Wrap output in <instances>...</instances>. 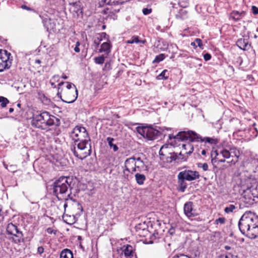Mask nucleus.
<instances>
[{"label": "nucleus", "instance_id": "1", "mask_svg": "<svg viewBox=\"0 0 258 258\" xmlns=\"http://www.w3.org/2000/svg\"><path fill=\"white\" fill-rule=\"evenodd\" d=\"M70 137L73 141L71 150L76 157L83 160L91 155V140L85 127L79 125L75 126Z\"/></svg>", "mask_w": 258, "mask_h": 258}, {"label": "nucleus", "instance_id": "2", "mask_svg": "<svg viewBox=\"0 0 258 258\" xmlns=\"http://www.w3.org/2000/svg\"><path fill=\"white\" fill-rule=\"evenodd\" d=\"M169 139H176L181 141L189 140L192 142H200L201 149L209 150L219 143V139L215 137H202L192 131L179 132L176 136L169 135Z\"/></svg>", "mask_w": 258, "mask_h": 258}, {"label": "nucleus", "instance_id": "3", "mask_svg": "<svg viewBox=\"0 0 258 258\" xmlns=\"http://www.w3.org/2000/svg\"><path fill=\"white\" fill-rule=\"evenodd\" d=\"M240 232L251 239L258 237V216L251 212H246L238 223Z\"/></svg>", "mask_w": 258, "mask_h": 258}, {"label": "nucleus", "instance_id": "4", "mask_svg": "<svg viewBox=\"0 0 258 258\" xmlns=\"http://www.w3.org/2000/svg\"><path fill=\"white\" fill-rule=\"evenodd\" d=\"M240 156L239 151L235 147L230 148L229 150L222 149L219 152L217 150H212L211 152L212 162L217 159L219 162L224 163L226 159L227 162L230 165H235L238 162Z\"/></svg>", "mask_w": 258, "mask_h": 258}, {"label": "nucleus", "instance_id": "5", "mask_svg": "<svg viewBox=\"0 0 258 258\" xmlns=\"http://www.w3.org/2000/svg\"><path fill=\"white\" fill-rule=\"evenodd\" d=\"M33 126L41 128L44 130H47L49 126L55 125L58 126L60 124V120L49 112L44 111L40 114L34 115L31 121Z\"/></svg>", "mask_w": 258, "mask_h": 258}, {"label": "nucleus", "instance_id": "6", "mask_svg": "<svg viewBox=\"0 0 258 258\" xmlns=\"http://www.w3.org/2000/svg\"><path fill=\"white\" fill-rule=\"evenodd\" d=\"M160 159L164 162L171 163L173 161H184L186 158L180 152L178 155L174 151V147L171 144H164L159 151Z\"/></svg>", "mask_w": 258, "mask_h": 258}, {"label": "nucleus", "instance_id": "7", "mask_svg": "<svg viewBox=\"0 0 258 258\" xmlns=\"http://www.w3.org/2000/svg\"><path fill=\"white\" fill-rule=\"evenodd\" d=\"M141 157L133 156L127 159L124 162V169L123 173L125 172L133 174L136 172H141L144 171H148V167L146 165L144 159Z\"/></svg>", "mask_w": 258, "mask_h": 258}, {"label": "nucleus", "instance_id": "8", "mask_svg": "<svg viewBox=\"0 0 258 258\" xmlns=\"http://www.w3.org/2000/svg\"><path fill=\"white\" fill-rule=\"evenodd\" d=\"M72 180L71 177L61 176L53 183V192L59 200L64 198V195L71 187Z\"/></svg>", "mask_w": 258, "mask_h": 258}, {"label": "nucleus", "instance_id": "9", "mask_svg": "<svg viewBox=\"0 0 258 258\" xmlns=\"http://www.w3.org/2000/svg\"><path fill=\"white\" fill-rule=\"evenodd\" d=\"M136 129L140 135L148 140H154L162 134V132L170 130L169 128L162 127H159L160 130H157L151 126H137Z\"/></svg>", "mask_w": 258, "mask_h": 258}, {"label": "nucleus", "instance_id": "10", "mask_svg": "<svg viewBox=\"0 0 258 258\" xmlns=\"http://www.w3.org/2000/svg\"><path fill=\"white\" fill-rule=\"evenodd\" d=\"M64 84V82H60L58 84L57 96L61 98L62 95L64 99L61 100L66 103H71L74 102L78 97V90L77 88L69 90L68 89H60V87Z\"/></svg>", "mask_w": 258, "mask_h": 258}, {"label": "nucleus", "instance_id": "11", "mask_svg": "<svg viewBox=\"0 0 258 258\" xmlns=\"http://www.w3.org/2000/svg\"><path fill=\"white\" fill-rule=\"evenodd\" d=\"M6 231L8 234L11 235L9 239L13 243L20 245L24 241V235L22 232L18 228V227L12 223L7 225Z\"/></svg>", "mask_w": 258, "mask_h": 258}, {"label": "nucleus", "instance_id": "12", "mask_svg": "<svg viewBox=\"0 0 258 258\" xmlns=\"http://www.w3.org/2000/svg\"><path fill=\"white\" fill-rule=\"evenodd\" d=\"M244 202L249 205H252L258 202V188L250 187L246 190L244 189Z\"/></svg>", "mask_w": 258, "mask_h": 258}, {"label": "nucleus", "instance_id": "13", "mask_svg": "<svg viewBox=\"0 0 258 258\" xmlns=\"http://www.w3.org/2000/svg\"><path fill=\"white\" fill-rule=\"evenodd\" d=\"M11 53L6 50H0V72L6 69H9L11 66L10 60Z\"/></svg>", "mask_w": 258, "mask_h": 258}, {"label": "nucleus", "instance_id": "14", "mask_svg": "<svg viewBox=\"0 0 258 258\" xmlns=\"http://www.w3.org/2000/svg\"><path fill=\"white\" fill-rule=\"evenodd\" d=\"M178 174L181 178H184L187 181H192L199 178L200 175L198 171L191 170H185L180 172Z\"/></svg>", "mask_w": 258, "mask_h": 258}, {"label": "nucleus", "instance_id": "15", "mask_svg": "<svg viewBox=\"0 0 258 258\" xmlns=\"http://www.w3.org/2000/svg\"><path fill=\"white\" fill-rule=\"evenodd\" d=\"M184 213L188 217H194L197 215L196 210L194 209L192 202H187L184 205Z\"/></svg>", "mask_w": 258, "mask_h": 258}, {"label": "nucleus", "instance_id": "16", "mask_svg": "<svg viewBox=\"0 0 258 258\" xmlns=\"http://www.w3.org/2000/svg\"><path fill=\"white\" fill-rule=\"evenodd\" d=\"M121 250L126 258H133L134 256H136L135 248L131 245H124Z\"/></svg>", "mask_w": 258, "mask_h": 258}, {"label": "nucleus", "instance_id": "17", "mask_svg": "<svg viewBox=\"0 0 258 258\" xmlns=\"http://www.w3.org/2000/svg\"><path fill=\"white\" fill-rule=\"evenodd\" d=\"M250 180V178L246 177H243V176L240 174L239 177H238L236 179V183L237 185L240 186L243 191H244V189L246 190V189H248L250 187L249 185Z\"/></svg>", "mask_w": 258, "mask_h": 258}, {"label": "nucleus", "instance_id": "18", "mask_svg": "<svg viewBox=\"0 0 258 258\" xmlns=\"http://www.w3.org/2000/svg\"><path fill=\"white\" fill-rule=\"evenodd\" d=\"M135 228L140 236H147L148 234V226L145 222L138 224L136 226Z\"/></svg>", "mask_w": 258, "mask_h": 258}, {"label": "nucleus", "instance_id": "19", "mask_svg": "<svg viewBox=\"0 0 258 258\" xmlns=\"http://www.w3.org/2000/svg\"><path fill=\"white\" fill-rule=\"evenodd\" d=\"M236 45L239 48L243 50H248L251 47V44H249L248 40L244 38L238 39Z\"/></svg>", "mask_w": 258, "mask_h": 258}, {"label": "nucleus", "instance_id": "20", "mask_svg": "<svg viewBox=\"0 0 258 258\" xmlns=\"http://www.w3.org/2000/svg\"><path fill=\"white\" fill-rule=\"evenodd\" d=\"M246 14L245 11H241L239 12L237 11H233L230 14V19H232L235 22H238L240 21L242 18H243Z\"/></svg>", "mask_w": 258, "mask_h": 258}, {"label": "nucleus", "instance_id": "21", "mask_svg": "<svg viewBox=\"0 0 258 258\" xmlns=\"http://www.w3.org/2000/svg\"><path fill=\"white\" fill-rule=\"evenodd\" d=\"M111 44L109 41L103 43L99 49L100 52H104L107 55L111 51Z\"/></svg>", "mask_w": 258, "mask_h": 258}, {"label": "nucleus", "instance_id": "22", "mask_svg": "<svg viewBox=\"0 0 258 258\" xmlns=\"http://www.w3.org/2000/svg\"><path fill=\"white\" fill-rule=\"evenodd\" d=\"M70 2L71 3V2ZM70 6H72V8L74 9V11L75 12H82V4L79 0H75V2H72V4L70 5Z\"/></svg>", "mask_w": 258, "mask_h": 258}, {"label": "nucleus", "instance_id": "23", "mask_svg": "<svg viewBox=\"0 0 258 258\" xmlns=\"http://www.w3.org/2000/svg\"><path fill=\"white\" fill-rule=\"evenodd\" d=\"M177 178L178 183L179 187V190H180L181 192H184L187 187V183L185 181V180H186L184 179V178H181L179 174H178Z\"/></svg>", "mask_w": 258, "mask_h": 258}, {"label": "nucleus", "instance_id": "24", "mask_svg": "<svg viewBox=\"0 0 258 258\" xmlns=\"http://www.w3.org/2000/svg\"><path fill=\"white\" fill-rule=\"evenodd\" d=\"M136 181L139 185H143L146 179L144 174L140 173H137L135 175Z\"/></svg>", "mask_w": 258, "mask_h": 258}, {"label": "nucleus", "instance_id": "25", "mask_svg": "<svg viewBox=\"0 0 258 258\" xmlns=\"http://www.w3.org/2000/svg\"><path fill=\"white\" fill-rule=\"evenodd\" d=\"M60 258H73V252L69 249H64L60 253Z\"/></svg>", "mask_w": 258, "mask_h": 258}, {"label": "nucleus", "instance_id": "26", "mask_svg": "<svg viewBox=\"0 0 258 258\" xmlns=\"http://www.w3.org/2000/svg\"><path fill=\"white\" fill-rule=\"evenodd\" d=\"M107 34L105 32H102L101 33L98 34L94 40V44H95L98 46L102 39L105 38Z\"/></svg>", "mask_w": 258, "mask_h": 258}, {"label": "nucleus", "instance_id": "27", "mask_svg": "<svg viewBox=\"0 0 258 258\" xmlns=\"http://www.w3.org/2000/svg\"><path fill=\"white\" fill-rule=\"evenodd\" d=\"M63 219L65 222L68 224H73L76 222V219L74 216H70L68 215H64Z\"/></svg>", "mask_w": 258, "mask_h": 258}, {"label": "nucleus", "instance_id": "28", "mask_svg": "<svg viewBox=\"0 0 258 258\" xmlns=\"http://www.w3.org/2000/svg\"><path fill=\"white\" fill-rule=\"evenodd\" d=\"M39 99L44 105H48L50 103V100L44 94L39 93Z\"/></svg>", "mask_w": 258, "mask_h": 258}, {"label": "nucleus", "instance_id": "29", "mask_svg": "<svg viewBox=\"0 0 258 258\" xmlns=\"http://www.w3.org/2000/svg\"><path fill=\"white\" fill-rule=\"evenodd\" d=\"M114 139L111 137H107L106 141L108 142V145L110 148H113L114 152H116L118 150L117 146L115 144H113V142Z\"/></svg>", "mask_w": 258, "mask_h": 258}, {"label": "nucleus", "instance_id": "30", "mask_svg": "<svg viewBox=\"0 0 258 258\" xmlns=\"http://www.w3.org/2000/svg\"><path fill=\"white\" fill-rule=\"evenodd\" d=\"M187 13V12L186 10L181 9L175 15V18L178 19L183 20L186 18Z\"/></svg>", "mask_w": 258, "mask_h": 258}, {"label": "nucleus", "instance_id": "31", "mask_svg": "<svg viewBox=\"0 0 258 258\" xmlns=\"http://www.w3.org/2000/svg\"><path fill=\"white\" fill-rule=\"evenodd\" d=\"M145 42H146V40H140L139 39L138 36H133L130 39L126 41V43H128V44H133L134 43H141L144 44L145 43Z\"/></svg>", "mask_w": 258, "mask_h": 258}, {"label": "nucleus", "instance_id": "32", "mask_svg": "<svg viewBox=\"0 0 258 258\" xmlns=\"http://www.w3.org/2000/svg\"><path fill=\"white\" fill-rule=\"evenodd\" d=\"M190 45L192 46L195 49L197 48L198 46H199L201 48H202V41L200 38H196L194 42H192L191 43Z\"/></svg>", "mask_w": 258, "mask_h": 258}, {"label": "nucleus", "instance_id": "33", "mask_svg": "<svg viewBox=\"0 0 258 258\" xmlns=\"http://www.w3.org/2000/svg\"><path fill=\"white\" fill-rule=\"evenodd\" d=\"M166 56L164 54L161 53L158 55H156L155 59L153 60V63H158L160 61L163 60L165 58Z\"/></svg>", "mask_w": 258, "mask_h": 258}, {"label": "nucleus", "instance_id": "34", "mask_svg": "<svg viewBox=\"0 0 258 258\" xmlns=\"http://www.w3.org/2000/svg\"><path fill=\"white\" fill-rule=\"evenodd\" d=\"M182 148L185 150H187V149H189V150L188 151H186L185 153V154H186L187 155L191 154L192 153L193 151H194V147H193V146L191 144H188L187 145L183 144L182 145Z\"/></svg>", "mask_w": 258, "mask_h": 258}, {"label": "nucleus", "instance_id": "35", "mask_svg": "<svg viewBox=\"0 0 258 258\" xmlns=\"http://www.w3.org/2000/svg\"><path fill=\"white\" fill-rule=\"evenodd\" d=\"M105 58L103 55L100 56L96 57L94 58V62L96 64H102L104 62Z\"/></svg>", "mask_w": 258, "mask_h": 258}, {"label": "nucleus", "instance_id": "36", "mask_svg": "<svg viewBox=\"0 0 258 258\" xmlns=\"http://www.w3.org/2000/svg\"><path fill=\"white\" fill-rule=\"evenodd\" d=\"M9 101L7 98L3 96L0 97V103H1V105L2 107H6L7 104L9 103Z\"/></svg>", "mask_w": 258, "mask_h": 258}, {"label": "nucleus", "instance_id": "37", "mask_svg": "<svg viewBox=\"0 0 258 258\" xmlns=\"http://www.w3.org/2000/svg\"><path fill=\"white\" fill-rule=\"evenodd\" d=\"M167 71L166 70H163L158 76V79H167L168 78V76H166Z\"/></svg>", "mask_w": 258, "mask_h": 258}, {"label": "nucleus", "instance_id": "38", "mask_svg": "<svg viewBox=\"0 0 258 258\" xmlns=\"http://www.w3.org/2000/svg\"><path fill=\"white\" fill-rule=\"evenodd\" d=\"M236 207L233 205H230L228 207H226L224 209V212L226 213L232 212Z\"/></svg>", "mask_w": 258, "mask_h": 258}, {"label": "nucleus", "instance_id": "39", "mask_svg": "<svg viewBox=\"0 0 258 258\" xmlns=\"http://www.w3.org/2000/svg\"><path fill=\"white\" fill-rule=\"evenodd\" d=\"M218 258H238L237 255L231 253V252H227L225 255H221Z\"/></svg>", "mask_w": 258, "mask_h": 258}, {"label": "nucleus", "instance_id": "40", "mask_svg": "<svg viewBox=\"0 0 258 258\" xmlns=\"http://www.w3.org/2000/svg\"><path fill=\"white\" fill-rule=\"evenodd\" d=\"M198 167L199 168H202L204 171H207L208 170V165L206 163H199L198 164Z\"/></svg>", "mask_w": 258, "mask_h": 258}, {"label": "nucleus", "instance_id": "41", "mask_svg": "<svg viewBox=\"0 0 258 258\" xmlns=\"http://www.w3.org/2000/svg\"><path fill=\"white\" fill-rule=\"evenodd\" d=\"M66 84H67V86L64 89H68L69 90H71V89H73L74 88H77L76 86L72 83L66 82Z\"/></svg>", "mask_w": 258, "mask_h": 258}, {"label": "nucleus", "instance_id": "42", "mask_svg": "<svg viewBox=\"0 0 258 258\" xmlns=\"http://www.w3.org/2000/svg\"><path fill=\"white\" fill-rule=\"evenodd\" d=\"M152 9L148 8H144L142 10L143 13L145 15H147L150 14L152 12Z\"/></svg>", "mask_w": 258, "mask_h": 258}, {"label": "nucleus", "instance_id": "43", "mask_svg": "<svg viewBox=\"0 0 258 258\" xmlns=\"http://www.w3.org/2000/svg\"><path fill=\"white\" fill-rule=\"evenodd\" d=\"M46 231L48 234H53L54 235H56L57 230L52 229V228L49 227L46 229Z\"/></svg>", "mask_w": 258, "mask_h": 258}, {"label": "nucleus", "instance_id": "44", "mask_svg": "<svg viewBox=\"0 0 258 258\" xmlns=\"http://www.w3.org/2000/svg\"><path fill=\"white\" fill-rule=\"evenodd\" d=\"M60 1V0H49L47 2H49L51 6H57L59 4Z\"/></svg>", "mask_w": 258, "mask_h": 258}, {"label": "nucleus", "instance_id": "45", "mask_svg": "<svg viewBox=\"0 0 258 258\" xmlns=\"http://www.w3.org/2000/svg\"><path fill=\"white\" fill-rule=\"evenodd\" d=\"M225 222V219L223 217H220L218 219H216L215 221V223L218 224V223L224 224Z\"/></svg>", "mask_w": 258, "mask_h": 258}, {"label": "nucleus", "instance_id": "46", "mask_svg": "<svg viewBox=\"0 0 258 258\" xmlns=\"http://www.w3.org/2000/svg\"><path fill=\"white\" fill-rule=\"evenodd\" d=\"M172 258H190L186 255L183 254H177L174 255Z\"/></svg>", "mask_w": 258, "mask_h": 258}, {"label": "nucleus", "instance_id": "47", "mask_svg": "<svg viewBox=\"0 0 258 258\" xmlns=\"http://www.w3.org/2000/svg\"><path fill=\"white\" fill-rule=\"evenodd\" d=\"M251 10L252 12V13L254 15H257L258 14V8L256 7L255 6H252L251 7Z\"/></svg>", "mask_w": 258, "mask_h": 258}, {"label": "nucleus", "instance_id": "48", "mask_svg": "<svg viewBox=\"0 0 258 258\" xmlns=\"http://www.w3.org/2000/svg\"><path fill=\"white\" fill-rule=\"evenodd\" d=\"M204 58L205 61L209 60L211 58V55L210 54L207 53L204 55Z\"/></svg>", "mask_w": 258, "mask_h": 258}, {"label": "nucleus", "instance_id": "49", "mask_svg": "<svg viewBox=\"0 0 258 258\" xmlns=\"http://www.w3.org/2000/svg\"><path fill=\"white\" fill-rule=\"evenodd\" d=\"M21 8L23 9H25V10H26L27 11H33V12H36V11L34 9H32V8H31L30 7H27L26 5H22L21 6Z\"/></svg>", "mask_w": 258, "mask_h": 258}, {"label": "nucleus", "instance_id": "50", "mask_svg": "<svg viewBox=\"0 0 258 258\" xmlns=\"http://www.w3.org/2000/svg\"><path fill=\"white\" fill-rule=\"evenodd\" d=\"M44 252V248L42 246H39L37 248V252L40 255Z\"/></svg>", "mask_w": 258, "mask_h": 258}, {"label": "nucleus", "instance_id": "51", "mask_svg": "<svg viewBox=\"0 0 258 258\" xmlns=\"http://www.w3.org/2000/svg\"><path fill=\"white\" fill-rule=\"evenodd\" d=\"M253 129L255 131L256 134L254 135L255 137H256L258 134V128L257 127H255L256 124L253 123Z\"/></svg>", "mask_w": 258, "mask_h": 258}, {"label": "nucleus", "instance_id": "52", "mask_svg": "<svg viewBox=\"0 0 258 258\" xmlns=\"http://www.w3.org/2000/svg\"><path fill=\"white\" fill-rule=\"evenodd\" d=\"M202 150L201 151L202 155H204V156L206 155V153H207V151H208V150L206 149H204V148H202Z\"/></svg>", "mask_w": 258, "mask_h": 258}, {"label": "nucleus", "instance_id": "53", "mask_svg": "<svg viewBox=\"0 0 258 258\" xmlns=\"http://www.w3.org/2000/svg\"><path fill=\"white\" fill-rule=\"evenodd\" d=\"M74 51L76 52H77V53L80 52V49L79 48V46H75V47L74 48Z\"/></svg>", "mask_w": 258, "mask_h": 258}, {"label": "nucleus", "instance_id": "54", "mask_svg": "<svg viewBox=\"0 0 258 258\" xmlns=\"http://www.w3.org/2000/svg\"><path fill=\"white\" fill-rule=\"evenodd\" d=\"M77 205H78V209L81 210V211L82 212L83 211V208L82 207V206H81V205L79 204V203H77Z\"/></svg>", "mask_w": 258, "mask_h": 258}, {"label": "nucleus", "instance_id": "55", "mask_svg": "<svg viewBox=\"0 0 258 258\" xmlns=\"http://www.w3.org/2000/svg\"><path fill=\"white\" fill-rule=\"evenodd\" d=\"M169 233L171 234H173V233H174V229H170L169 230Z\"/></svg>", "mask_w": 258, "mask_h": 258}, {"label": "nucleus", "instance_id": "56", "mask_svg": "<svg viewBox=\"0 0 258 258\" xmlns=\"http://www.w3.org/2000/svg\"><path fill=\"white\" fill-rule=\"evenodd\" d=\"M58 78H59V76L58 75H54L53 77V79H54V80L58 79Z\"/></svg>", "mask_w": 258, "mask_h": 258}, {"label": "nucleus", "instance_id": "57", "mask_svg": "<svg viewBox=\"0 0 258 258\" xmlns=\"http://www.w3.org/2000/svg\"><path fill=\"white\" fill-rule=\"evenodd\" d=\"M70 197H71V194H68L67 196V198L65 199L66 201L68 200L69 199H72V198H71Z\"/></svg>", "mask_w": 258, "mask_h": 258}, {"label": "nucleus", "instance_id": "58", "mask_svg": "<svg viewBox=\"0 0 258 258\" xmlns=\"http://www.w3.org/2000/svg\"><path fill=\"white\" fill-rule=\"evenodd\" d=\"M225 248L227 250H229V249H230L231 247H230V246L227 245V246H225Z\"/></svg>", "mask_w": 258, "mask_h": 258}, {"label": "nucleus", "instance_id": "59", "mask_svg": "<svg viewBox=\"0 0 258 258\" xmlns=\"http://www.w3.org/2000/svg\"><path fill=\"white\" fill-rule=\"evenodd\" d=\"M68 1L69 3V4L70 5L72 4V3H71L70 2H74L75 1V0H68Z\"/></svg>", "mask_w": 258, "mask_h": 258}, {"label": "nucleus", "instance_id": "60", "mask_svg": "<svg viewBox=\"0 0 258 258\" xmlns=\"http://www.w3.org/2000/svg\"><path fill=\"white\" fill-rule=\"evenodd\" d=\"M80 42L79 41H78L76 43V46H80Z\"/></svg>", "mask_w": 258, "mask_h": 258}, {"label": "nucleus", "instance_id": "61", "mask_svg": "<svg viewBox=\"0 0 258 258\" xmlns=\"http://www.w3.org/2000/svg\"><path fill=\"white\" fill-rule=\"evenodd\" d=\"M14 111V109L13 108H10L9 109V112L10 113H12Z\"/></svg>", "mask_w": 258, "mask_h": 258}, {"label": "nucleus", "instance_id": "62", "mask_svg": "<svg viewBox=\"0 0 258 258\" xmlns=\"http://www.w3.org/2000/svg\"><path fill=\"white\" fill-rule=\"evenodd\" d=\"M62 78L63 79H67L68 78L67 76H66L65 75H63L62 76Z\"/></svg>", "mask_w": 258, "mask_h": 258}, {"label": "nucleus", "instance_id": "63", "mask_svg": "<svg viewBox=\"0 0 258 258\" xmlns=\"http://www.w3.org/2000/svg\"><path fill=\"white\" fill-rule=\"evenodd\" d=\"M67 206H68L67 203H65V204H64V206H63L64 208L66 209V208L67 207Z\"/></svg>", "mask_w": 258, "mask_h": 258}, {"label": "nucleus", "instance_id": "64", "mask_svg": "<svg viewBox=\"0 0 258 258\" xmlns=\"http://www.w3.org/2000/svg\"><path fill=\"white\" fill-rule=\"evenodd\" d=\"M229 68L231 70H232L233 71H234V68L232 66H229Z\"/></svg>", "mask_w": 258, "mask_h": 258}]
</instances>
